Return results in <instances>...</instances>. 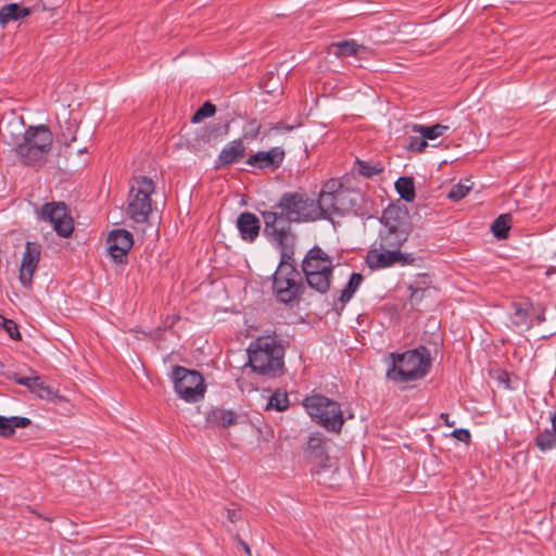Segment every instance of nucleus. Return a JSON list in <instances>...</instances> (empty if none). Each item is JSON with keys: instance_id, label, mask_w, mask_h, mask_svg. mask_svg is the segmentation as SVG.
Returning <instances> with one entry per match:
<instances>
[{"instance_id": "f257e3e1", "label": "nucleus", "mask_w": 556, "mask_h": 556, "mask_svg": "<svg viewBox=\"0 0 556 556\" xmlns=\"http://www.w3.org/2000/svg\"><path fill=\"white\" fill-rule=\"evenodd\" d=\"M52 143L53 134L48 126H29L21 143L13 150L22 165L40 169L48 161Z\"/></svg>"}, {"instance_id": "f03ea898", "label": "nucleus", "mask_w": 556, "mask_h": 556, "mask_svg": "<svg viewBox=\"0 0 556 556\" xmlns=\"http://www.w3.org/2000/svg\"><path fill=\"white\" fill-rule=\"evenodd\" d=\"M390 358L392 363L387 369V378L397 383L422 379L431 367L430 353L425 346L404 353H391Z\"/></svg>"}, {"instance_id": "7ed1b4c3", "label": "nucleus", "mask_w": 556, "mask_h": 556, "mask_svg": "<svg viewBox=\"0 0 556 556\" xmlns=\"http://www.w3.org/2000/svg\"><path fill=\"white\" fill-rule=\"evenodd\" d=\"M249 365L257 374L276 377L283 369L285 350L275 337L264 336L252 341L247 350Z\"/></svg>"}, {"instance_id": "20e7f679", "label": "nucleus", "mask_w": 556, "mask_h": 556, "mask_svg": "<svg viewBox=\"0 0 556 556\" xmlns=\"http://www.w3.org/2000/svg\"><path fill=\"white\" fill-rule=\"evenodd\" d=\"M361 194L342 186L337 179L328 180L319 192V197L315 200L317 206L318 220L328 219L332 214H343L349 211H356Z\"/></svg>"}, {"instance_id": "39448f33", "label": "nucleus", "mask_w": 556, "mask_h": 556, "mask_svg": "<svg viewBox=\"0 0 556 556\" xmlns=\"http://www.w3.org/2000/svg\"><path fill=\"white\" fill-rule=\"evenodd\" d=\"M264 228L263 233L280 254H293L295 235L292 231L294 223L286 213L276 208V203L266 211L261 212Z\"/></svg>"}, {"instance_id": "423d86ee", "label": "nucleus", "mask_w": 556, "mask_h": 556, "mask_svg": "<svg viewBox=\"0 0 556 556\" xmlns=\"http://www.w3.org/2000/svg\"><path fill=\"white\" fill-rule=\"evenodd\" d=\"M302 271L309 288L325 294L331 287L332 258L318 245L308 250L302 261Z\"/></svg>"}, {"instance_id": "0eeeda50", "label": "nucleus", "mask_w": 556, "mask_h": 556, "mask_svg": "<svg viewBox=\"0 0 556 556\" xmlns=\"http://www.w3.org/2000/svg\"><path fill=\"white\" fill-rule=\"evenodd\" d=\"M292 255L280 254L279 265L273 275V291L277 300L285 304L292 303L304 291V285Z\"/></svg>"}, {"instance_id": "6e6552de", "label": "nucleus", "mask_w": 556, "mask_h": 556, "mask_svg": "<svg viewBox=\"0 0 556 556\" xmlns=\"http://www.w3.org/2000/svg\"><path fill=\"white\" fill-rule=\"evenodd\" d=\"M307 414L328 431L339 433L344 424L340 404L321 394H313L303 400Z\"/></svg>"}, {"instance_id": "1a4fd4ad", "label": "nucleus", "mask_w": 556, "mask_h": 556, "mask_svg": "<svg viewBox=\"0 0 556 556\" xmlns=\"http://www.w3.org/2000/svg\"><path fill=\"white\" fill-rule=\"evenodd\" d=\"M155 186L151 178L139 176L134 178L130 186L126 213L135 223H146L152 214L151 194L154 192Z\"/></svg>"}, {"instance_id": "9d476101", "label": "nucleus", "mask_w": 556, "mask_h": 556, "mask_svg": "<svg viewBox=\"0 0 556 556\" xmlns=\"http://www.w3.org/2000/svg\"><path fill=\"white\" fill-rule=\"evenodd\" d=\"M381 223L382 228L378 238L379 248L400 250L409 233L405 214L397 207H389L383 211Z\"/></svg>"}, {"instance_id": "9b49d317", "label": "nucleus", "mask_w": 556, "mask_h": 556, "mask_svg": "<svg viewBox=\"0 0 556 556\" xmlns=\"http://www.w3.org/2000/svg\"><path fill=\"white\" fill-rule=\"evenodd\" d=\"M172 380L178 396L187 403L201 401L206 392V384L201 372L176 365L173 367Z\"/></svg>"}, {"instance_id": "f8f14e48", "label": "nucleus", "mask_w": 556, "mask_h": 556, "mask_svg": "<svg viewBox=\"0 0 556 556\" xmlns=\"http://www.w3.org/2000/svg\"><path fill=\"white\" fill-rule=\"evenodd\" d=\"M276 208L286 213L294 223H308L318 220L317 206L315 199L308 197L305 192H286L278 202Z\"/></svg>"}, {"instance_id": "ddd939ff", "label": "nucleus", "mask_w": 556, "mask_h": 556, "mask_svg": "<svg viewBox=\"0 0 556 556\" xmlns=\"http://www.w3.org/2000/svg\"><path fill=\"white\" fill-rule=\"evenodd\" d=\"M39 218L50 223L60 237L67 238L74 230V220L64 202L45 203L40 208Z\"/></svg>"}, {"instance_id": "4468645a", "label": "nucleus", "mask_w": 556, "mask_h": 556, "mask_svg": "<svg viewBox=\"0 0 556 556\" xmlns=\"http://www.w3.org/2000/svg\"><path fill=\"white\" fill-rule=\"evenodd\" d=\"M41 256V245L38 242L27 241L20 266L18 279L26 289H31L33 278L38 268Z\"/></svg>"}, {"instance_id": "2eb2a0df", "label": "nucleus", "mask_w": 556, "mask_h": 556, "mask_svg": "<svg viewBox=\"0 0 556 556\" xmlns=\"http://www.w3.org/2000/svg\"><path fill=\"white\" fill-rule=\"evenodd\" d=\"M108 250L111 257L117 264L127 263V253L132 248V233L125 229L112 230L108 236Z\"/></svg>"}, {"instance_id": "dca6fc26", "label": "nucleus", "mask_w": 556, "mask_h": 556, "mask_svg": "<svg viewBox=\"0 0 556 556\" xmlns=\"http://www.w3.org/2000/svg\"><path fill=\"white\" fill-rule=\"evenodd\" d=\"M305 458L318 468H325L329 460L327 441L323 433L313 432L304 447Z\"/></svg>"}, {"instance_id": "f3484780", "label": "nucleus", "mask_w": 556, "mask_h": 556, "mask_svg": "<svg viewBox=\"0 0 556 556\" xmlns=\"http://www.w3.org/2000/svg\"><path fill=\"white\" fill-rule=\"evenodd\" d=\"M285 159V151L275 147L268 151H260L249 156L247 164L257 167L260 169L265 168H278Z\"/></svg>"}, {"instance_id": "a211bd4d", "label": "nucleus", "mask_w": 556, "mask_h": 556, "mask_svg": "<svg viewBox=\"0 0 556 556\" xmlns=\"http://www.w3.org/2000/svg\"><path fill=\"white\" fill-rule=\"evenodd\" d=\"M401 251L394 249H371L367 255V263L370 268L379 269L390 267L399 262Z\"/></svg>"}, {"instance_id": "6ab92c4d", "label": "nucleus", "mask_w": 556, "mask_h": 556, "mask_svg": "<svg viewBox=\"0 0 556 556\" xmlns=\"http://www.w3.org/2000/svg\"><path fill=\"white\" fill-rule=\"evenodd\" d=\"M25 130L23 119L17 117L1 122L0 125V135L3 142L12 146L13 149L23 140Z\"/></svg>"}, {"instance_id": "aec40b11", "label": "nucleus", "mask_w": 556, "mask_h": 556, "mask_svg": "<svg viewBox=\"0 0 556 556\" xmlns=\"http://www.w3.org/2000/svg\"><path fill=\"white\" fill-rule=\"evenodd\" d=\"M245 155V146L241 139L232 140L225 146L215 161L214 168L233 164Z\"/></svg>"}, {"instance_id": "412c9836", "label": "nucleus", "mask_w": 556, "mask_h": 556, "mask_svg": "<svg viewBox=\"0 0 556 556\" xmlns=\"http://www.w3.org/2000/svg\"><path fill=\"white\" fill-rule=\"evenodd\" d=\"M237 228L244 241L253 242L260 233V219L251 212H243L237 218Z\"/></svg>"}, {"instance_id": "4be33fe9", "label": "nucleus", "mask_w": 556, "mask_h": 556, "mask_svg": "<svg viewBox=\"0 0 556 556\" xmlns=\"http://www.w3.org/2000/svg\"><path fill=\"white\" fill-rule=\"evenodd\" d=\"M13 380L21 386L26 387L33 393L37 394L40 399H49L54 392L51 387L46 386L42 381L41 377L38 375H34L30 377L21 376L18 374H14Z\"/></svg>"}, {"instance_id": "5701e85b", "label": "nucleus", "mask_w": 556, "mask_h": 556, "mask_svg": "<svg viewBox=\"0 0 556 556\" xmlns=\"http://www.w3.org/2000/svg\"><path fill=\"white\" fill-rule=\"evenodd\" d=\"M363 280H364V277L359 273H353L350 276V279H349L346 286L341 291V294H340L338 301L334 303V309L338 315H341L346 303L354 296L355 292L361 287Z\"/></svg>"}, {"instance_id": "b1692460", "label": "nucleus", "mask_w": 556, "mask_h": 556, "mask_svg": "<svg viewBox=\"0 0 556 556\" xmlns=\"http://www.w3.org/2000/svg\"><path fill=\"white\" fill-rule=\"evenodd\" d=\"M551 428L539 431L534 438L535 446L543 453L556 448V410L551 416Z\"/></svg>"}, {"instance_id": "393cba45", "label": "nucleus", "mask_w": 556, "mask_h": 556, "mask_svg": "<svg viewBox=\"0 0 556 556\" xmlns=\"http://www.w3.org/2000/svg\"><path fill=\"white\" fill-rule=\"evenodd\" d=\"M205 420L212 427L228 428L237 424L238 415L233 410L216 407L207 413Z\"/></svg>"}, {"instance_id": "a878e982", "label": "nucleus", "mask_w": 556, "mask_h": 556, "mask_svg": "<svg viewBox=\"0 0 556 556\" xmlns=\"http://www.w3.org/2000/svg\"><path fill=\"white\" fill-rule=\"evenodd\" d=\"M531 308L532 304L530 302L513 303L511 324L517 328L525 327L529 330L533 326V321L530 319Z\"/></svg>"}, {"instance_id": "bb28decb", "label": "nucleus", "mask_w": 556, "mask_h": 556, "mask_svg": "<svg viewBox=\"0 0 556 556\" xmlns=\"http://www.w3.org/2000/svg\"><path fill=\"white\" fill-rule=\"evenodd\" d=\"M30 422V419L27 417H4L0 415V437L10 438L15 433L17 428H26Z\"/></svg>"}, {"instance_id": "cd10ccee", "label": "nucleus", "mask_w": 556, "mask_h": 556, "mask_svg": "<svg viewBox=\"0 0 556 556\" xmlns=\"http://www.w3.org/2000/svg\"><path fill=\"white\" fill-rule=\"evenodd\" d=\"M330 49L331 53L339 58L359 55L367 52V48L363 45H358L355 40H344L332 43Z\"/></svg>"}, {"instance_id": "c85d7f7f", "label": "nucleus", "mask_w": 556, "mask_h": 556, "mask_svg": "<svg viewBox=\"0 0 556 556\" xmlns=\"http://www.w3.org/2000/svg\"><path fill=\"white\" fill-rule=\"evenodd\" d=\"M28 8L21 7L17 3H10L0 9V24L7 25L11 21H17L29 15Z\"/></svg>"}, {"instance_id": "c756f323", "label": "nucleus", "mask_w": 556, "mask_h": 556, "mask_svg": "<svg viewBox=\"0 0 556 556\" xmlns=\"http://www.w3.org/2000/svg\"><path fill=\"white\" fill-rule=\"evenodd\" d=\"M448 130V126L442 124H435L432 126H426L420 124L413 125V131L418 132L426 140H434L443 136Z\"/></svg>"}, {"instance_id": "7c9ffc66", "label": "nucleus", "mask_w": 556, "mask_h": 556, "mask_svg": "<svg viewBox=\"0 0 556 556\" xmlns=\"http://www.w3.org/2000/svg\"><path fill=\"white\" fill-rule=\"evenodd\" d=\"M395 189L400 197L406 201L412 202L416 197L414 179L412 177H400L395 181Z\"/></svg>"}, {"instance_id": "2f4dec72", "label": "nucleus", "mask_w": 556, "mask_h": 556, "mask_svg": "<svg viewBox=\"0 0 556 556\" xmlns=\"http://www.w3.org/2000/svg\"><path fill=\"white\" fill-rule=\"evenodd\" d=\"M511 223L510 214H502L500 215L492 224L491 230L495 238L503 240L507 239L509 235Z\"/></svg>"}, {"instance_id": "473e14b6", "label": "nucleus", "mask_w": 556, "mask_h": 556, "mask_svg": "<svg viewBox=\"0 0 556 556\" xmlns=\"http://www.w3.org/2000/svg\"><path fill=\"white\" fill-rule=\"evenodd\" d=\"M356 170L359 175L371 178L376 175L381 174L384 170L381 162H367L363 160H356Z\"/></svg>"}, {"instance_id": "72a5a7b5", "label": "nucleus", "mask_w": 556, "mask_h": 556, "mask_svg": "<svg viewBox=\"0 0 556 556\" xmlns=\"http://www.w3.org/2000/svg\"><path fill=\"white\" fill-rule=\"evenodd\" d=\"M289 407V397L286 392L280 390L275 391L267 403V409H275L277 412H283Z\"/></svg>"}, {"instance_id": "f704fd0d", "label": "nucleus", "mask_w": 556, "mask_h": 556, "mask_svg": "<svg viewBox=\"0 0 556 556\" xmlns=\"http://www.w3.org/2000/svg\"><path fill=\"white\" fill-rule=\"evenodd\" d=\"M215 112H216L215 105L207 101L200 109H198V111L192 116L191 121L193 123H199L203 118L213 116L215 114Z\"/></svg>"}, {"instance_id": "c9c22d12", "label": "nucleus", "mask_w": 556, "mask_h": 556, "mask_svg": "<svg viewBox=\"0 0 556 556\" xmlns=\"http://www.w3.org/2000/svg\"><path fill=\"white\" fill-rule=\"evenodd\" d=\"M0 325L5 330V332L9 334V337L13 340H21V333L18 331V327L15 321L12 319H7L3 316H0Z\"/></svg>"}, {"instance_id": "e433bc0d", "label": "nucleus", "mask_w": 556, "mask_h": 556, "mask_svg": "<svg viewBox=\"0 0 556 556\" xmlns=\"http://www.w3.org/2000/svg\"><path fill=\"white\" fill-rule=\"evenodd\" d=\"M469 190H470V187L465 186L463 184L454 185L452 187V189L450 190L447 198L453 201H459L467 195Z\"/></svg>"}, {"instance_id": "4c0bfd02", "label": "nucleus", "mask_w": 556, "mask_h": 556, "mask_svg": "<svg viewBox=\"0 0 556 556\" xmlns=\"http://www.w3.org/2000/svg\"><path fill=\"white\" fill-rule=\"evenodd\" d=\"M427 147H428L427 140L424 139L422 136L410 138L409 149L412 151L424 152Z\"/></svg>"}, {"instance_id": "58836bf2", "label": "nucleus", "mask_w": 556, "mask_h": 556, "mask_svg": "<svg viewBox=\"0 0 556 556\" xmlns=\"http://www.w3.org/2000/svg\"><path fill=\"white\" fill-rule=\"evenodd\" d=\"M452 437L464 443H468L471 439V434L467 429H455L452 432Z\"/></svg>"}, {"instance_id": "ea45409f", "label": "nucleus", "mask_w": 556, "mask_h": 556, "mask_svg": "<svg viewBox=\"0 0 556 556\" xmlns=\"http://www.w3.org/2000/svg\"><path fill=\"white\" fill-rule=\"evenodd\" d=\"M224 511L226 514V518L231 522L235 523L241 518V514L238 509L233 508H224Z\"/></svg>"}, {"instance_id": "a19ab883", "label": "nucleus", "mask_w": 556, "mask_h": 556, "mask_svg": "<svg viewBox=\"0 0 556 556\" xmlns=\"http://www.w3.org/2000/svg\"><path fill=\"white\" fill-rule=\"evenodd\" d=\"M415 261H416V258L413 254H407V253L401 252V257H399L397 263H401L402 265H412L415 263Z\"/></svg>"}, {"instance_id": "79ce46f5", "label": "nucleus", "mask_w": 556, "mask_h": 556, "mask_svg": "<svg viewBox=\"0 0 556 556\" xmlns=\"http://www.w3.org/2000/svg\"><path fill=\"white\" fill-rule=\"evenodd\" d=\"M409 290H410V299L412 300H415V299H420L421 295H419V293H422L425 290L421 289H417V288H413L412 286L409 287Z\"/></svg>"}, {"instance_id": "37998d69", "label": "nucleus", "mask_w": 556, "mask_h": 556, "mask_svg": "<svg viewBox=\"0 0 556 556\" xmlns=\"http://www.w3.org/2000/svg\"><path fill=\"white\" fill-rule=\"evenodd\" d=\"M535 320H536V324H542L543 321H545V309L544 308H541L538 313V315L535 316Z\"/></svg>"}, {"instance_id": "c03bdc74", "label": "nucleus", "mask_w": 556, "mask_h": 556, "mask_svg": "<svg viewBox=\"0 0 556 556\" xmlns=\"http://www.w3.org/2000/svg\"><path fill=\"white\" fill-rule=\"evenodd\" d=\"M441 419H443L448 427L454 426V422L448 421V414H446V413L441 414Z\"/></svg>"}, {"instance_id": "a18cd8bd", "label": "nucleus", "mask_w": 556, "mask_h": 556, "mask_svg": "<svg viewBox=\"0 0 556 556\" xmlns=\"http://www.w3.org/2000/svg\"><path fill=\"white\" fill-rule=\"evenodd\" d=\"M500 380H506L508 381V374L506 371H503L501 375H500Z\"/></svg>"}, {"instance_id": "49530a36", "label": "nucleus", "mask_w": 556, "mask_h": 556, "mask_svg": "<svg viewBox=\"0 0 556 556\" xmlns=\"http://www.w3.org/2000/svg\"><path fill=\"white\" fill-rule=\"evenodd\" d=\"M75 140H76V136L74 135V136H72V138H71V140H70V141H66V140H65V141H64V144L68 147V146L71 144V142H72V141H75Z\"/></svg>"}, {"instance_id": "de8ad7c7", "label": "nucleus", "mask_w": 556, "mask_h": 556, "mask_svg": "<svg viewBox=\"0 0 556 556\" xmlns=\"http://www.w3.org/2000/svg\"><path fill=\"white\" fill-rule=\"evenodd\" d=\"M243 551L250 553V547L245 543H243Z\"/></svg>"}, {"instance_id": "09e8293b", "label": "nucleus", "mask_w": 556, "mask_h": 556, "mask_svg": "<svg viewBox=\"0 0 556 556\" xmlns=\"http://www.w3.org/2000/svg\"><path fill=\"white\" fill-rule=\"evenodd\" d=\"M258 129H260V126H256V127L254 128V135H253V137H255V136L258 134Z\"/></svg>"}]
</instances>
